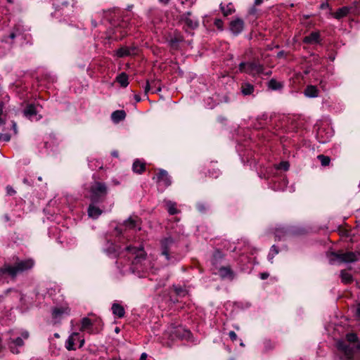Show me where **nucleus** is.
<instances>
[{
    "mask_svg": "<svg viewBox=\"0 0 360 360\" xmlns=\"http://www.w3.org/2000/svg\"><path fill=\"white\" fill-rule=\"evenodd\" d=\"M108 194L106 184L101 181L94 182L90 188V198L93 202L103 201Z\"/></svg>",
    "mask_w": 360,
    "mask_h": 360,
    "instance_id": "1",
    "label": "nucleus"
},
{
    "mask_svg": "<svg viewBox=\"0 0 360 360\" xmlns=\"http://www.w3.org/2000/svg\"><path fill=\"white\" fill-rule=\"evenodd\" d=\"M141 220L137 216H131L115 228L116 231L122 235L127 231H137L141 230Z\"/></svg>",
    "mask_w": 360,
    "mask_h": 360,
    "instance_id": "2",
    "label": "nucleus"
},
{
    "mask_svg": "<svg viewBox=\"0 0 360 360\" xmlns=\"http://www.w3.org/2000/svg\"><path fill=\"white\" fill-rule=\"evenodd\" d=\"M34 266L32 259L18 260L14 265H11V278H15L19 274L32 269Z\"/></svg>",
    "mask_w": 360,
    "mask_h": 360,
    "instance_id": "3",
    "label": "nucleus"
},
{
    "mask_svg": "<svg viewBox=\"0 0 360 360\" xmlns=\"http://www.w3.org/2000/svg\"><path fill=\"white\" fill-rule=\"evenodd\" d=\"M330 260L331 261H339L340 262H354L360 260V253L359 252H347L344 253H330Z\"/></svg>",
    "mask_w": 360,
    "mask_h": 360,
    "instance_id": "4",
    "label": "nucleus"
},
{
    "mask_svg": "<svg viewBox=\"0 0 360 360\" xmlns=\"http://www.w3.org/2000/svg\"><path fill=\"white\" fill-rule=\"evenodd\" d=\"M127 34V31L120 25L114 27H110L105 32L106 39L112 41L122 40Z\"/></svg>",
    "mask_w": 360,
    "mask_h": 360,
    "instance_id": "5",
    "label": "nucleus"
},
{
    "mask_svg": "<svg viewBox=\"0 0 360 360\" xmlns=\"http://www.w3.org/2000/svg\"><path fill=\"white\" fill-rule=\"evenodd\" d=\"M184 41V37L181 32L178 31L174 32L167 39L169 46L172 51H178L180 49V44Z\"/></svg>",
    "mask_w": 360,
    "mask_h": 360,
    "instance_id": "6",
    "label": "nucleus"
},
{
    "mask_svg": "<svg viewBox=\"0 0 360 360\" xmlns=\"http://www.w3.org/2000/svg\"><path fill=\"white\" fill-rule=\"evenodd\" d=\"M153 179H155L158 186L162 187L163 188L168 187L172 184L170 176L167 172L164 169H160L156 176L153 177Z\"/></svg>",
    "mask_w": 360,
    "mask_h": 360,
    "instance_id": "7",
    "label": "nucleus"
},
{
    "mask_svg": "<svg viewBox=\"0 0 360 360\" xmlns=\"http://www.w3.org/2000/svg\"><path fill=\"white\" fill-rule=\"evenodd\" d=\"M28 338L29 333L27 331H24L22 333L21 337L12 340L9 346L11 352L13 354H19L20 351L18 347H22L24 345L23 340H27Z\"/></svg>",
    "mask_w": 360,
    "mask_h": 360,
    "instance_id": "8",
    "label": "nucleus"
},
{
    "mask_svg": "<svg viewBox=\"0 0 360 360\" xmlns=\"http://www.w3.org/2000/svg\"><path fill=\"white\" fill-rule=\"evenodd\" d=\"M337 347L338 349L344 354L343 360L353 359L355 353V350L353 347L347 345L343 341H338Z\"/></svg>",
    "mask_w": 360,
    "mask_h": 360,
    "instance_id": "9",
    "label": "nucleus"
},
{
    "mask_svg": "<svg viewBox=\"0 0 360 360\" xmlns=\"http://www.w3.org/2000/svg\"><path fill=\"white\" fill-rule=\"evenodd\" d=\"M162 255H164L167 260L170 259V249L174 245V240L171 237H167L160 241Z\"/></svg>",
    "mask_w": 360,
    "mask_h": 360,
    "instance_id": "10",
    "label": "nucleus"
},
{
    "mask_svg": "<svg viewBox=\"0 0 360 360\" xmlns=\"http://www.w3.org/2000/svg\"><path fill=\"white\" fill-rule=\"evenodd\" d=\"M264 65L258 60H253L248 62L247 68V73L249 75H255L264 73Z\"/></svg>",
    "mask_w": 360,
    "mask_h": 360,
    "instance_id": "11",
    "label": "nucleus"
},
{
    "mask_svg": "<svg viewBox=\"0 0 360 360\" xmlns=\"http://www.w3.org/2000/svg\"><path fill=\"white\" fill-rule=\"evenodd\" d=\"M244 25V21L241 18H236L230 22L229 29L233 34L237 35L243 30Z\"/></svg>",
    "mask_w": 360,
    "mask_h": 360,
    "instance_id": "12",
    "label": "nucleus"
},
{
    "mask_svg": "<svg viewBox=\"0 0 360 360\" xmlns=\"http://www.w3.org/2000/svg\"><path fill=\"white\" fill-rule=\"evenodd\" d=\"M191 12L188 11L181 16V20L184 22L188 28L195 30L199 26L197 19L191 18Z\"/></svg>",
    "mask_w": 360,
    "mask_h": 360,
    "instance_id": "13",
    "label": "nucleus"
},
{
    "mask_svg": "<svg viewBox=\"0 0 360 360\" xmlns=\"http://www.w3.org/2000/svg\"><path fill=\"white\" fill-rule=\"evenodd\" d=\"M136 51L137 48L136 46H122L116 51L115 55L118 58H124L135 55L136 53Z\"/></svg>",
    "mask_w": 360,
    "mask_h": 360,
    "instance_id": "14",
    "label": "nucleus"
},
{
    "mask_svg": "<svg viewBox=\"0 0 360 360\" xmlns=\"http://www.w3.org/2000/svg\"><path fill=\"white\" fill-rule=\"evenodd\" d=\"M20 32L18 28H13L9 33L4 35V37L1 39V41L6 43L10 45V46H12L13 44V40L16 37L20 35Z\"/></svg>",
    "mask_w": 360,
    "mask_h": 360,
    "instance_id": "15",
    "label": "nucleus"
},
{
    "mask_svg": "<svg viewBox=\"0 0 360 360\" xmlns=\"http://www.w3.org/2000/svg\"><path fill=\"white\" fill-rule=\"evenodd\" d=\"M302 41L307 44H319L320 42V34L319 32H312L310 34L304 37Z\"/></svg>",
    "mask_w": 360,
    "mask_h": 360,
    "instance_id": "16",
    "label": "nucleus"
},
{
    "mask_svg": "<svg viewBox=\"0 0 360 360\" xmlns=\"http://www.w3.org/2000/svg\"><path fill=\"white\" fill-rule=\"evenodd\" d=\"M11 264H4V265L0 268V282L5 283L7 281V276L11 277Z\"/></svg>",
    "mask_w": 360,
    "mask_h": 360,
    "instance_id": "17",
    "label": "nucleus"
},
{
    "mask_svg": "<svg viewBox=\"0 0 360 360\" xmlns=\"http://www.w3.org/2000/svg\"><path fill=\"white\" fill-rule=\"evenodd\" d=\"M352 10V6H343L338 8L333 15L335 18L340 20L342 18L347 16L349 13L354 12Z\"/></svg>",
    "mask_w": 360,
    "mask_h": 360,
    "instance_id": "18",
    "label": "nucleus"
},
{
    "mask_svg": "<svg viewBox=\"0 0 360 360\" xmlns=\"http://www.w3.org/2000/svg\"><path fill=\"white\" fill-rule=\"evenodd\" d=\"M79 339V333H72L68 338L65 342V348L68 351L75 350V341Z\"/></svg>",
    "mask_w": 360,
    "mask_h": 360,
    "instance_id": "19",
    "label": "nucleus"
},
{
    "mask_svg": "<svg viewBox=\"0 0 360 360\" xmlns=\"http://www.w3.org/2000/svg\"><path fill=\"white\" fill-rule=\"evenodd\" d=\"M127 116V114L123 110H117L111 114V120L114 123H119L124 120Z\"/></svg>",
    "mask_w": 360,
    "mask_h": 360,
    "instance_id": "20",
    "label": "nucleus"
},
{
    "mask_svg": "<svg viewBox=\"0 0 360 360\" xmlns=\"http://www.w3.org/2000/svg\"><path fill=\"white\" fill-rule=\"evenodd\" d=\"M219 273L222 278L233 280L234 278V273L229 266L221 267L219 270Z\"/></svg>",
    "mask_w": 360,
    "mask_h": 360,
    "instance_id": "21",
    "label": "nucleus"
},
{
    "mask_svg": "<svg viewBox=\"0 0 360 360\" xmlns=\"http://www.w3.org/2000/svg\"><path fill=\"white\" fill-rule=\"evenodd\" d=\"M133 172L137 174L143 173L146 169V164L143 161L137 159L134 160L132 165Z\"/></svg>",
    "mask_w": 360,
    "mask_h": 360,
    "instance_id": "22",
    "label": "nucleus"
},
{
    "mask_svg": "<svg viewBox=\"0 0 360 360\" xmlns=\"http://www.w3.org/2000/svg\"><path fill=\"white\" fill-rule=\"evenodd\" d=\"M304 95L309 98H316L319 95V90L316 86L308 85L304 89Z\"/></svg>",
    "mask_w": 360,
    "mask_h": 360,
    "instance_id": "23",
    "label": "nucleus"
},
{
    "mask_svg": "<svg viewBox=\"0 0 360 360\" xmlns=\"http://www.w3.org/2000/svg\"><path fill=\"white\" fill-rule=\"evenodd\" d=\"M128 251L131 252L133 254L136 255V257L139 259H145L146 253L143 250V246H140V248H134L131 246H129L127 248Z\"/></svg>",
    "mask_w": 360,
    "mask_h": 360,
    "instance_id": "24",
    "label": "nucleus"
},
{
    "mask_svg": "<svg viewBox=\"0 0 360 360\" xmlns=\"http://www.w3.org/2000/svg\"><path fill=\"white\" fill-rule=\"evenodd\" d=\"M112 311L114 315L117 316L118 318L124 317L125 314V311L124 307L117 303H114L112 306Z\"/></svg>",
    "mask_w": 360,
    "mask_h": 360,
    "instance_id": "25",
    "label": "nucleus"
},
{
    "mask_svg": "<svg viewBox=\"0 0 360 360\" xmlns=\"http://www.w3.org/2000/svg\"><path fill=\"white\" fill-rule=\"evenodd\" d=\"M102 214V210L95 206L94 205H90L88 208V214L93 219H97Z\"/></svg>",
    "mask_w": 360,
    "mask_h": 360,
    "instance_id": "26",
    "label": "nucleus"
},
{
    "mask_svg": "<svg viewBox=\"0 0 360 360\" xmlns=\"http://www.w3.org/2000/svg\"><path fill=\"white\" fill-rule=\"evenodd\" d=\"M240 90L243 95L249 96L254 92L255 86L250 83L245 82L241 84Z\"/></svg>",
    "mask_w": 360,
    "mask_h": 360,
    "instance_id": "27",
    "label": "nucleus"
},
{
    "mask_svg": "<svg viewBox=\"0 0 360 360\" xmlns=\"http://www.w3.org/2000/svg\"><path fill=\"white\" fill-rule=\"evenodd\" d=\"M165 207L169 214L174 215L179 212L176 208V203L171 200H165Z\"/></svg>",
    "mask_w": 360,
    "mask_h": 360,
    "instance_id": "28",
    "label": "nucleus"
},
{
    "mask_svg": "<svg viewBox=\"0 0 360 360\" xmlns=\"http://www.w3.org/2000/svg\"><path fill=\"white\" fill-rule=\"evenodd\" d=\"M37 110L33 104H29L23 110V114L25 117L31 119L33 116L37 115Z\"/></svg>",
    "mask_w": 360,
    "mask_h": 360,
    "instance_id": "29",
    "label": "nucleus"
},
{
    "mask_svg": "<svg viewBox=\"0 0 360 360\" xmlns=\"http://www.w3.org/2000/svg\"><path fill=\"white\" fill-rule=\"evenodd\" d=\"M268 87L274 91L281 90L283 88V83L273 78L268 82Z\"/></svg>",
    "mask_w": 360,
    "mask_h": 360,
    "instance_id": "30",
    "label": "nucleus"
},
{
    "mask_svg": "<svg viewBox=\"0 0 360 360\" xmlns=\"http://www.w3.org/2000/svg\"><path fill=\"white\" fill-rule=\"evenodd\" d=\"M183 331L186 333H188L187 330H184V328L180 326L176 327H171L169 328V333L176 338H183L185 336L184 334H182Z\"/></svg>",
    "mask_w": 360,
    "mask_h": 360,
    "instance_id": "31",
    "label": "nucleus"
},
{
    "mask_svg": "<svg viewBox=\"0 0 360 360\" xmlns=\"http://www.w3.org/2000/svg\"><path fill=\"white\" fill-rule=\"evenodd\" d=\"M117 11H118L117 8H113L108 9V11H103L104 18H105L112 25H114V23H113L114 18H113L112 14L115 15V13Z\"/></svg>",
    "mask_w": 360,
    "mask_h": 360,
    "instance_id": "32",
    "label": "nucleus"
},
{
    "mask_svg": "<svg viewBox=\"0 0 360 360\" xmlns=\"http://www.w3.org/2000/svg\"><path fill=\"white\" fill-rule=\"evenodd\" d=\"M116 80L123 87H126L129 84L128 75L124 72H122L120 75H119L117 77Z\"/></svg>",
    "mask_w": 360,
    "mask_h": 360,
    "instance_id": "33",
    "label": "nucleus"
},
{
    "mask_svg": "<svg viewBox=\"0 0 360 360\" xmlns=\"http://www.w3.org/2000/svg\"><path fill=\"white\" fill-rule=\"evenodd\" d=\"M340 277L342 282L345 284L350 283L353 281L352 276L345 270L341 271Z\"/></svg>",
    "mask_w": 360,
    "mask_h": 360,
    "instance_id": "34",
    "label": "nucleus"
},
{
    "mask_svg": "<svg viewBox=\"0 0 360 360\" xmlns=\"http://www.w3.org/2000/svg\"><path fill=\"white\" fill-rule=\"evenodd\" d=\"M220 8L224 16H228L229 15L232 14L235 9L233 8V6L232 4H229L225 8L222 4H220Z\"/></svg>",
    "mask_w": 360,
    "mask_h": 360,
    "instance_id": "35",
    "label": "nucleus"
},
{
    "mask_svg": "<svg viewBox=\"0 0 360 360\" xmlns=\"http://www.w3.org/2000/svg\"><path fill=\"white\" fill-rule=\"evenodd\" d=\"M279 252L278 248L275 245H273L270 249V251L268 255V259L271 263H273V259L274 257L278 255Z\"/></svg>",
    "mask_w": 360,
    "mask_h": 360,
    "instance_id": "36",
    "label": "nucleus"
},
{
    "mask_svg": "<svg viewBox=\"0 0 360 360\" xmlns=\"http://www.w3.org/2000/svg\"><path fill=\"white\" fill-rule=\"evenodd\" d=\"M82 326L80 330L84 331L89 328L92 326V322L89 318H83L82 319Z\"/></svg>",
    "mask_w": 360,
    "mask_h": 360,
    "instance_id": "37",
    "label": "nucleus"
},
{
    "mask_svg": "<svg viewBox=\"0 0 360 360\" xmlns=\"http://www.w3.org/2000/svg\"><path fill=\"white\" fill-rule=\"evenodd\" d=\"M318 159L321 161L323 166H328L330 162V158L323 155H318Z\"/></svg>",
    "mask_w": 360,
    "mask_h": 360,
    "instance_id": "38",
    "label": "nucleus"
},
{
    "mask_svg": "<svg viewBox=\"0 0 360 360\" xmlns=\"http://www.w3.org/2000/svg\"><path fill=\"white\" fill-rule=\"evenodd\" d=\"M290 167L289 162L287 161H283L279 163V165L277 166V169H283L284 171L288 170Z\"/></svg>",
    "mask_w": 360,
    "mask_h": 360,
    "instance_id": "39",
    "label": "nucleus"
},
{
    "mask_svg": "<svg viewBox=\"0 0 360 360\" xmlns=\"http://www.w3.org/2000/svg\"><path fill=\"white\" fill-rule=\"evenodd\" d=\"M346 339L349 342H356L358 340V338L355 333H348L346 335Z\"/></svg>",
    "mask_w": 360,
    "mask_h": 360,
    "instance_id": "40",
    "label": "nucleus"
},
{
    "mask_svg": "<svg viewBox=\"0 0 360 360\" xmlns=\"http://www.w3.org/2000/svg\"><path fill=\"white\" fill-rule=\"evenodd\" d=\"M248 64V63L241 62L238 65L239 72L247 73Z\"/></svg>",
    "mask_w": 360,
    "mask_h": 360,
    "instance_id": "41",
    "label": "nucleus"
},
{
    "mask_svg": "<svg viewBox=\"0 0 360 360\" xmlns=\"http://www.w3.org/2000/svg\"><path fill=\"white\" fill-rule=\"evenodd\" d=\"M64 313V310L60 308H55L53 310V317H57L58 316H60L62 314Z\"/></svg>",
    "mask_w": 360,
    "mask_h": 360,
    "instance_id": "42",
    "label": "nucleus"
},
{
    "mask_svg": "<svg viewBox=\"0 0 360 360\" xmlns=\"http://www.w3.org/2000/svg\"><path fill=\"white\" fill-rule=\"evenodd\" d=\"M214 25L220 30H223V21L221 19H215L214 22Z\"/></svg>",
    "mask_w": 360,
    "mask_h": 360,
    "instance_id": "43",
    "label": "nucleus"
},
{
    "mask_svg": "<svg viewBox=\"0 0 360 360\" xmlns=\"http://www.w3.org/2000/svg\"><path fill=\"white\" fill-rule=\"evenodd\" d=\"M150 89H151L150 82L148 80H147L146 84V86L144 87V93H145L146 95H147L148 94V92L150 91Z\"/></svg>",
    "mask_w": 360,
    "mask_h": 360,
    "instance_id": "44",
    "label": "nucleus"
},
{
    "mask_svg": "<svg viewBox=\"0 0 360 360\" xmlns=\"http://www.w3.org/2000/svg\"><path fill=\"white\" fill-rule=\"evenodd\" d=\"M4 103L2 101H0V124L4 123V120L1 117L3 110H4Z\"/></svg>",
    "mask_w": 360,
    "mask_h": 360,
    "instance_id": "45",
    "label": "nucleus"
},
{
    "mask_svg": "<svg viewBox=\"0 0 360 360\" xmlns=\"http://www.w3.org/2000/svg\"><path fill=\"white\" fill-rule=\"evenodd\" d=\"M229 336L232 341H236L237 340V335L234 331H230L229 333Z\"/></svg>",
    "mask_w": 360,
    "mask_h": 360,
    "instance_id": "46",
    "label": "nucleus"
},
{
    "mask_svg": "<svg viewBox=\"0 0 360 360\" xmlns=\"http://www.w3.org/2000/svg\"><path fill=\"white\" fill-rule=\"evenodd\" d=\"M288 56V53L284 51H281L277 53L276 57L278 58H285Z\"/></svg>",
    "mask_w": 360,
    "mask_h": 360,
    "instance_id": "47",
    "label": "nucleus"
},
{
    "mask_svg": "<svg viewBox=\"0 0 360 360\" xmlns=\"http://www.w3.org/2000/svg\"><path fill=\"white\" fill-rule=\"evenodd\" d=\"M219 174V169H213L212 172H210V175L212 177L217 178Z\"/></svg>",
    "mask_w": 360,
    "mask_h": 360,
    "instance_id": "48",
    "label": "nucleus"
},
{
    "mask_svg": "<svg viewBox=\"0 0 360 360\" xmlns=\"http://www.w3.org/2000/svg\"><path fill=\"white\" fill-rule=\"evenodd\" d=\"M6 190L8 194H9L10 195H12L15 193V191L11 186H7Z\"/></svg>",
    "mask_w": 360,
    "mask_h": 360,
    "instance_id": "49",
    "label": "nucleus"
},
{
    "mask_svg": "<svg viewBox=\"0 0 360 360\" xmlns=\"http://www.w3.org/2000/svg\"><path fill=\"white\" fill-rule=\"evenodd\" d=\"M259 276H260L261 279L265 280V279H266L269 276V274L268 273H266V272H264V273H261L259 274Z\"/></svg>",
    "mask_w": 360,
    "mask_h": 360,
    "instance_id": "50",
    "label": "nucleus"
},
{
    "mask_svg": "<svg viewBox=\"0 0 360 360\" xmlns=\"http://www.w3.org/2000/svg\"><path fill=\"white\" fill-rule=\"evenodd\" d=\"M257 9L255 8V6H253L250 8V11H249V13H250V15H255V14L257 13Z\"/></svg>",
    "mask_w": 360,
    "mask_h": 360,
    "instance_id": "51",
    "label": "nucleus"
},
{
    "mask_svg": "<svg viewBox=\"0 0 360 360\" xmlns=\"http://www.w3.org/2000/svg\"><path fill=\"white\" fill-rule=\"evenodd\" d=\"M11 139V136H0V141H4L5 142H8Z\"/></svg>",
    "mask_w": 360,
    "mask_h": 360,
    "instance_id": "52",
    "label": "nucleus"
},
{
    "mask_svg": "<svg viewBox=\"0 0 360 360\" xmlns=\"http://www.w3.org/2000/svg\"><path fill=\"white\" fill-rule=\"evenodd\" d=\"M356 316L360 319V303L357 304Z\"/></svg>",
    "mask_w": 360,
    "mask_h": 360,
    "instance_id": "53",
    "label": "nucleus"
},
{
    "mask_svg": "<svg viewBox=\"0 0 360 360\" xmlns=\"http://www.w3.org/2000/svg\"><path fill=\"white\" fill-rule=\"evenodd\" d=\"M262 2H263V0H255V3H254V6H259L261 4H262Z\"/></svg>",
    "mask_w": 360,
    "mask_h": 360,
    "instance_id": "54",
    "label": "nucleus"
},
{
    "mask_svg": "<svg viewBox=\"0 0 360 360\" xmlns=\"http://www.w3.org/2000/svg\"><path fill=\"white\" fill-rule=\"evenodd\" d=\"M358 4H359V1H355L354 3H353V6H352L353 7V9H356L358 6ZM354 12V10H352Z\"/></svg>",
    "mask_w": 360,
    "mask_h": 360,
    "instance_id": "55",
    "label": "nucleus"
},
{
    "mask_svg": "<svg viewBox=\"0 0 360 360\" xmlns=\"http://www.w3.org/2000/svg\"><path fill=\"white\" fill-rule=\"evenodd\" d=\"M328 6H329L328 4H327V3H323V4H321V5L320 8H322V9H323V8H327V7H328Z\"/></svg>",
    "mask_w": 360,
    "mask_h": 360,
    "instance_id": "56",
    "label": "nucleus"
},
{
    "mask_svg": "<svg viewBox=\"0 0 360 360\" xmlns=\"http://www.w3.org/2000/svg\"><path fill=\"white\" fill-rule=\"evenodd\" d=\"M78 340H79V343H80L79 344V347H82L84 345V338L80 339L79 338Z\"/></svg>",
    "mask_w": 360,
    "mask_h": 360,
    "instance_id": "57",
    "label": "nucleus"
},
{
    "mask_svg": "<svg viewBox=\"0 0 360 360\" xmlns=\"http://www.w3.org/2000/svg\"><path fill=\"white\" fill-rule=\"evenodd\" d=\"M134 99L136 100V102H140L141 100V96L139 95H135Z\"/></svg>",
    "mask_w": 360,
    "mask_h": 360,
    "instance_id": "58",
    "label": "nucleus"
},
{
    "mask_svg": "<svg viewBox=\"0 0 360 360\" xmlns=\"http://www.w3.org/2000/svg\"><path fill=\"white\" fill-rule=\"evenodd\" d=\"M111 155L115 158H118V152L117 150H114L112 152Z\"/></svg>",
    "mask_w": 360,
    "mask_h": 360,
    "instance_id": "59",
    "label": "nucleus"
},
{
    "mask_svg": "<svg viewBox=\"0 0 360 360\" xmlns=\"http://www.w3.org/2000/svg\"><path fill=\"white\" fill-rule=\"evenodd\" d=\"M91 24L93 25L94 27H97V22L95 20H91Z\"/></svg>",
    "mask_w": 360,
    "mask_h": 360,
    "instance_id": "60",
    "label": "nucleus"
},
{
    "mask_svg": "<svg viewBox=\"0 0 360 360\" xmlns=\"http://www.w3.org/2000/svg\"><path fill=\"white\" fill-rule=\"evenodd\" d=\"M12 127L13 128V131H14V133H17V130H16V124L15 122H13V124H12Z\"/></svg>",
    "mask_w": 360,
    "mask_h": 360,
    "instance_id": "61",
    "label": "nucleus"
},
{
    "mask_svg": "<svg viewBox=\"0 0 360 360\" xmlns=\"http://www.w3.org/2000/svg\"><path fill=\"white\" fill-rule=\"evenodd\" d=\"M156 84H157V82H156L155 81H152V82H150L151 88H154V87H155V86H156Z\"/></svg>",
    "mask_w": 360,
    "mask_h": 360,
    "instance_id": "62",
    "label": "nucleus"
},
{
    "mask_svg": "<svg viewBox=\"0 0 360 360\" xmlns=\"http://www.w3.org/2000/svg\"><path fill=\"white\" fill-rule=\"evenodd\" d=\"M170 0H159L160 2L164 4H167L169 3Z\"/></svg>",
    "mask_w": 360,
    "mask_h": 360,
    "instance_id": "63",
    "label": "nucleus"
},
{
    "mask_svg": "<svg viewBox=\"0 0 360 360\" xmlns=\"http://www.w3.org/2000/svg\"><path fill=\"white\" fill-rule=\"evenodd\" d=\"M356 349L360 352V342L356 345Z\"/></svg>",
    "mask_w": 360,
    "mask_h": 360,
    "instance_id": "64",
    "label": "nucleus"
}]
</instances>
